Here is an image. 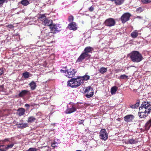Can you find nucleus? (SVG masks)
Here are the masks:
<instances>
[{"instance_id":"1","label":"nucleus","mask_w":151,"mask_h":151,"mask_svg":"<svg viewBox=\"0 0 151 151\" xmlns=\"http://www.w3.org/2000/svg\"><path fill=\"white\" fill-rule=\"evenodd\" d=\"M83 83V80L80 78L79 77L76 78H73L68 82V86L72 88H76Z\"/></svg>"},{"instance_id":"2","label":"nucleus","mask_w":151,"mask_h":151,"mask_svg":"<svg viewBox=\"0 0 151 151\" xmlns=\"http://www.w3.org/2000/svg\"><path fill=\"white\" fill-rule=\"evenodd\" d=\"M130 56L131 60L134 63H139L143 59L142 55L137 51L132 52L130 54Z\"/></svg>"},{"instance_id":"3","label":"nucleus","mask_w":151,"mask_h":151,"mask_svg":"<svg viewBox=\"0 0 151 151\" xmlns=\"http://www.w3.org/2000/svg\"><path fill=\"white\" fill-rule=\"evenodd\" d=\"M51 32H49L48 30H45L44 31V33L46 36H50V34L52 32L55 33V31L58 32L61 30L60 27H59L58 24H53L50 27Z\"/></svg>"},{"instance_id":"4","label":"nucleus","mask_w":151,"mask_h":151,"mask_svg":"<svg viewBox=\"0 0 151 151\" xmlns=\"http://www.w3.org/2000/svg\"><path fill=\"white\" fill-rule=\"evenodd\" d=\"M146 110L148 113H150L151 110V102H143L139 108V110Z\"/></svg>"},{"instance_id":"5","label":"nucleus","mask_w":151,"mask_h":151,"mask_svg":"<svg viewBox=\"0 0 151 151\" xmlns=\"http://www.w3.org/2000/svg\"><path fill=\"white\" fill-rule=\"evenodd\" d=\"M77 70L74 69L70 68V69L65 70V73L66 74V76L69 78H72L75 75Z\"/></svg>"},{"instance_id":"6","label":"nucleus","mask_w":151,"mask_h":151,"mask_svg":"<svg viewBox=\"0 0 151 151\" xmlns=\"http://www.w3.org/2000/svg\"><path fill=\"white\" fill-rule=\"evenodd\" d=\"M100 139L106 140L108 138V134L104 129H102L100 132Z\"/></svg>"},{"instance_id":"7","label":"nucleus","mask_w":151,"mask_h":151,"mask_svg":"<svg viewBox=\"0 0 151 151\" xmlns=\"http://www.w3.org/2000/svg\"><path fill=\"white\" fill-rule=\"evenodd\" d=\"M86 96L87 98H89L92 97L93 94V92L92 90V88L90 87L86 88L84 91Z\"/></svg>"},{"instance_id":"8","label":"nucleus","mask_w":151,"mask_h":151,"mask_svg":"<svg viewBox=\"0 0 151 151\" xmlns=\"http://www.w3.org/2000/svg\"><path fill=\"white\" fill-rule=\"evenodd\" d=\"M90 57V55L84 52L82 53L78 57L76 60V62H81L84 59L86 58H89Z\"/></svg>"},{"instance_id":"9","label":"nucleus","mask_w":151,"mask_h":151,"mask_svg":"<svg viewBox=\"0 0 151 151\" xmlns=\"http://www.w3.org/2000/svg\"><path fill=\"white\" fill-rule=\"evenodd\" d=\"M104 24L107 26L111 27L115 25V22L113 19L109 18L105 21Z\"/></svg>"},{"instance_id":"10","label":"nucleus","mask_w":151,"mask_h":151,"mask_svg":"<svg viewBox=\"0 0 151 151\" xmlns=\"http://www.w3.org/2000/svg\"><path fill=\"white\" fill-rule=\"evenodd\" d=\"M131 16L130 14L128 13L124 14L121 17V20L122 23H124L128 21Z\"/></svg>"},{"instance_id":"11","label":"nucleus","mask_w":151,"mask_h":151,"mask_svg":"<svg viewBox=\"0 0 151 151\" xmlns=\"http://www.w3.org/2000/svg\"><path fill=\"white\" fill-rule=\"evenodd\" d=\"M134 118V116L131 114L128 115L124 117V120L127 122H130Z\"/></svg>"},{"instance_id":"12","label":"nucleus","mask_w":151,"mask_h":151,"mask_svg":"<svg viewBox=\"0 0 151 151\" xmlns=\"http://www.w3.org/2000/svg\"><path fill=\"white\" fill-rule=\"evenodd\" d=\"M143 110V111H142L141 110H139V116L141 118H145L148 115L149 113H148L146 110Z\"/></svg>"},{"instance_id":"13","label":"nucleus","mask_w":151,"mask_h":151,"mask_svg":"<svg viewBox=\"0 0 151 151\" xmlns=\"http://www.w3.org/2000/svg\"><path fill=\"white\" fill-rule=\"evenodd\" d=\"M68 27L70 29L73 30H76L77 29L76 24L74 22L70 23L68 25Z\"/></svg>"},{"instance_id":"14","label":"nucleus","mask_w":151,"mask_h":151,"mask_svg":"<svg viewBox=\"0 0 151 151\" xmlns=\"http://www.w3.org/2000/svg\"><path fill=\"white\" fill-rule=\"evenodd\" d=\"M52 22V20L46 19L45 20L42 22V24L45 26H50V27L51 26L53 25Z\"/></svg>"},{"instance_id":"15","label":"nucleus","mask_w":151,"mask_h":151,"mask_svg":"<svg viewBox=\"0 0 151 151\" xmlns=\"http://www.w3.org/2000/svg\"><path fill=\"white\" fill-rule=\"evenodd\" d=\"M138 142V140L136 139H130L128 140L126 144L131 145L135 144Z\"/></svg>"},{"instance_id":"16","label":"nucleus","mask_w":151,"mask_h":151,"mask_svg":"<svg viewBox=\"0 0 151 151\" xmlns=\"http://www.w3.org/2000/svg\"><path fill=\"white\" fill-rule=\"evenodd\" d=\"M17 111V114L19 116H21L24 114L25 109L23 108L18 109Z\"/></svg>"},{"instance_id":"17","label":"nucleus","mask_w":151,"mask_h":151,"mask_svg":"<svg viewBox=\"0 0 151 151\" xmlns=\"http://www.w3.org/2000/svg\"><path fill=\"white\" fill-rule=\"evenodd\" d=\"M17 127L19 128L23 129L28 126V124L27 123H17Z\"/></svg>"},{"instance_id":"18","label":"nucleus","mask_w":151,"mask_h":151,"mask_svg":"<svg viewBox=\"0 0 151 151\" xmlns=\"http://www.w3.org/2000/svg\"><path fill=\"white\" fill-rule=\"evenodd\" d=\"M29 91L27 90H22L19 94V96L20 97H22L29 93Z\"/></svg>"},{"instance_id":"19","label":"nucleus","mask_w":151,"mask_h":151,"mask_svg":"<svg viewBox=\"0 0 151 151\" xmlns=\"http://www.w3.org/2000/svg\"><path fill=\"white\" fill-rule=\"evenodd\" d=\"M76 110V108L72 107L71 108H68L66 110L65 112L66 114H70L75 111Z\"/></svg>"},{"instance_id":"20","label":"nucleus","mask_w":151,"mask_h":151,"mask_svg":"<svg viewBox=\"0 0 151 151\" xmlns=\"http://www.w3.org/2000/svg\"><path fill=\"white\" fill-rule=\"evenodd\" d=\"M93 50L92 47L90 46L87 47L85 48L84 51L85 52L88 54V53L91 52Z\"/></svg>"},{"instance_id":"21","label":"nucleus","mask_w":151,"mask_h":151,"mask_svg":"<svg viewBox=\"0 0 151 151\" xmlns=\"http://www.w3.org/2000/svg\"><path fill=\"white\" fill-rule=\"evenodd\" d=\"M36 119V118L34 116H30L28 118L27 122L29 123H32L35 122Z\"/></svg>"},{"instance_id":"22","label":"nucleus","mask_w":151,"mask_h":151,"mask_svg":"<svg viewBox=\"0 0 151 151\" xmlns=\"http://www.w3.org/2000/svg\"><path fill=\"white\" fill-rule=\"evenodd\" d=\"M29 85L32 90L35 89L36 87V83L33 81H32L29 84Z\"/></svg>"},{"instance_id":"23","label":"nucleus","mask_w":151,"mask_h":151,"mask_svg":"<svg viewBox=\"0 0 151 151\" xmlns=\"http://www.w3.org/2000/svg\"><path fill=\"white\" fill-rule=\"evenodd\" d=\"M151 126V119L148 121L145 124V129L148 130Z\"/></svg>"},{"instance_id":"24","label":"nucleus","mask_w":151,"mask_h":151,"mask_svg":"<svg viewBox=\"0 0 151 151\" xmlns=\"http://www.w3.org/2000/svg\"><path fill=\"white\" fill-rule=\"evenodd\" d=\"M46 17L44 14L40 15L38 17L39 20L42 21L43 22L46 19Z\"/></svg>"},{"instance_id":"25","label":"nucleus","mask_w":151,"mask_h":151,"mask_svg":"<svg viewBox=\"0 0 151 151\" xmlns=\"http://www.w3.org/2000/svg\"><path fill=\"white\" fill-rule=\"evenodd\" d=\"M118 88L116 86H114L111 88V93L112 94H115L117 91Z\"/></svg>"},{"instance_id":"26","label":"nucleus","mask_w":151,"mask_h":151,"mask_svg":"<svg viewBox=\"0 0 151 151\" xmlns=\"http://www.w3.org/2000/svg\"><path fill=\"white\" fill-rule=\"evenodd\" d=\"M107 70V68L103 67H101L99 70V71L101 74H103L106 72Z\"/></svg>"},{"instance_id":"27","label":"nucleus","mask_w":151,"mask_h":151,"mask_svg":"<svg viewBox=\"0 0 151 151\" xmlns=\"http://www.w3.org/2000/svg\"><path fill=\"white\" fill-rule=\"evenodd\" d=\"M20 3L24 6L27 5L29 4V1L27 0H22Z\"/></svg>"},{"instance_id":"28","label":"nucleus","mask_w":151,"mask_h":151,"mask_svg":"<svg viewBox=\"0 0 151 151\" xmlns=\"http://www.w3.org/2000/svg\"><path fill=\"white\" fill-rule=\"evenodd\" d=\"M124 2V0H116L115 2V4L117 5H120L122 4Z\"/></svg>"},{"instance_id":"29","label":"nucleus","mask_w":151,"mask_h":151,"mask_svg":"<svg viewBox=\"0 0 151 151\" xmlns=\"http://www.w3.org/2000/svg\"><path fill=\"white\" fill-rule=\"evenodd\" d=\"M138 35V33L135 31L132 32L131 34V36L133 38H136Z\"/></svg>"},{"instance_id":"30","label":"nucleus","mask_w":151,"mask_h":151,"mask_svg":"<svg viewBox=\"0 0 151 151\" xmlns=\"http://www.w3.org/2000/svg\"><path fill=\"white\" fill-rule=\"evenodd\" d=\"M90 76L87 75H85V76H83L82 78H82L83 80V83L84 82V81H87L89 79Z\"/></svg>"},{"instance_id":"31","label":"nucleus","mask_w":151,"mask_h":151,"mask_svg":"<svg viewBox=\"0 0 151 151\" xmlns=\"http://www.w3.org/2000/svg\"><path fill=\"white\" fill-rule=\"evenodd\" d=\"M29 73L28 72H26L23 73V76L25 78H28L29 77Z\"/></svg>"},{"instance_id":"32","label":"nucleus","mask_w":151,"mask_h":151,"mask_svg":"<svg viewBox=\"0 0 151 151\" xmlns=\"http://www.w3.org/2000/svg\"><path fill=\"white\" fill-rule=\"evenodd\" d=\"M142 2L145 4H147L151 2V0H141Z\"/></svg>"},{"instance_id":"33","label":"nucleus","mask_w":151,"mask_h":151,"mask_svg":"<svg viewBox=\"0 0 151 151\" xmlns=\"http://www.w3.org/2000/svg\"><path fill=\"white\" fill-rule=\"evenodd\" d=\"M120 78L122 79H125L127 78L128 76L125 75H121L120 76Z\"/></svg>"},{"instance_id":"34","label":"nucleus","mask_w":151,"mask_h":151,"mask_svg":"<svg viewBox=\"0 0 151 151\" xmlns=\"http://www.w3.org/2000/svg\"><path fill=\"white\" fill-rule=\"evenodd\" d=\"M68 21L69 22H73V16H70L69 17Z\"/></svg>"},{"instance_id":"35","label":"nucleus","mask_w":151,"mask_h":151,"mask_svg":"<svg viewBox=\"0 0 151 151\" xmlns=\"http://www.w3.org/2000/svg\"><path fill=\"white\" fill-rule=\"evenodd\" d=\"M37 149L36 148L31 147L29 148L27 151H37Z\"/></svg>"},{"instance_id":"36","label":"nucleus","mask_w":151,"mask_h":151,"mask_svg":"<svg viewBox=\"0 0 151 151\" xmlns=\"http://www.w3.org/2000/svg\"><path fill=\"white\" fill-rule=\"evenodd\" d=\"M139 101H138L134 105L135 106L136 108H137L139 106Z\"/></svg>"},{"instance_id":"37","label":"nucleus","mask_w":151,"mask_h":151,"mask_svg":"<svg viewBox=\"0 0 151 151\" xmlns=\"http://www.w3.org/2000/svg\"><path fill=\"white\" fill-rule=\"evenodd\" d=\"M6 0H0V5H2Z\"/></svg>"},{"instance_id":"38","label":"nucleus","mask_w":151,"mask_h":151,"mask_svg":"<svg viewBox=\"0 0 151 151\" xmlns=\"http://www.w3.org/2000/svg\"><path fill=\"white\" fill-rule=\"evenodd\" d=\"M84 120H81L78 121L79 124H83V122H84Z\"/></svg>"},{"instance_id":"39","label":"nucleus","mask_w":151,"mask_h":151,"mask_svg":"<svg viewBox=\"0 0 151 151\" xmlns=\"http://www.w3.org/2000/svg\"><path fill=\"white\" fill-rule=\"evenodd\" d=\"M3 73V71L2 69H0V75H1Z\"/></svg>"},{"instance_id":"40","label":"nucleus","mask_w":151,"mask_h":151,"mask_svg":"<svg viewBox=\"0 0 151 151\" xmlns=\"http://www.w3.org/2000/svg\"><path fill=\"white\" fill-rule=\"evenodd\" d=\"M130 107L132 109H135L136 108L135 106L134 105H132Z\"/></svg>"},{"instance_id":"41","label":"nucleus","mask_w":151,"mask_h":151,"mask_svg":"<svg viewBox=\"0 0 151 151\" xmlns=\"http://www.w3.org/2000/svg\"><path fill=\"white\" fill-rule=\"evenodd\" d=\"M25 106L26 107H27L28 108H29L30 106L29 104H25Z\"/></svg>"},{"instance_id":"42","label":"nucleus","mask_w":151,"mask_h":151,"mask_svg":"<svg viewBox=\"0 0 151 151\" xmlns=\"http://www.w3.org/2000/svg\"><path fill=\"white\" fill-rule=\"evenodd\" d=\"M3 87V86H0V91H2Z\"/></svg>"},{"instance_id":"43","label":"nucleus","mask_w":151,"mask_h":151,"mask_svg":"<svg viewBox=\"0 0 151 151\" xmlns=\"http://www.w3.org/2000/svg\"><path fill=\"white\" fill-rule=\"evenodd\" d=\"M121 120V119L120 118H119L116 119V121H117L119 122H120V121Z\"/></svg>"},{"instance_id":"44","label":"nucleus","mask_w":151,"mask_h":151,"mask_svg":"<svg viewBox=\"0 0 151 151\" xmlns=\"http://www.w3.org/2000/svg\"><path fill=\"white\" fill-rule=\"evenodd\" d=\"M142 12V11H141V10H137V11H136V12L138 13H140L141 12Z\"/></svg>"},{"instance_id":"45","label":"nucleus","mask_w":151,"mask_h":151,"mask_svg":"<svg viewBox=\"0 0 151 151\" xmlns=\"http://www.w3.org/2000/svg\"><path fill=\"white\" fill-rule=\"evenodd\" d=\"M3 142V141H0V144H1L2 143V142ZM4 145H0V147H4Z\"/></svg>"},{"instance_id":"46","label":"nucleus","mask_w":151,"mask_h":151,"mask_svg":"<svg viewBox=\"0 0 151 151\" xmlns=\"http://www.w3.org/2000/svg\"><path fill=\"white\" fill-rule=\"evenodd\" d=\"M14 144H10V148H12L14 145Z\"/></svg>"},{"instance_id":"47","label":"nucleus","mask_w":151,"mask_h":151,"mask_svg":"<svg viewBox=\"0 0 151 151\" xmlns=\"http://www.w3.org/2000/svg\"><path fill=\"white\" fill-rule=\"evenodd\" d=\"M93 9V7L92 6H91L89 8V9Z\"/></svg>"},{"instance_id":"48","label":"nucleus","mask_w":151,"mask_h":151,"mask_svg":"<svg viewBox=\"0 0 151 151\" xmlns=\"http://www.w3.org/2000/svg\"><path fill=\"white\" fill-rule=\"evenodd\" d=\"M13 27L12 25L10 24V29L12 28Z\"/></svg>"},{"instance_id":"49","label":"nucleus","mask_w":151,"mask_h":151,"mask_svg":"<svg viewBox=\"0 0 151 151\" xmlns=\"http://www.w3.org/2000/svg\"><path fill=\"white\" fill-rule=\"evenodd\" d=\"M4 142H6L7 141H9V139H5L4 140Z\"/></svg>"},{"instance_id":"50","label":"nucleus","mask_w":151,"mask_h":151,"mask_svg":"<svg viewBox=\"0 0 151 151\" xmlns=\"http://www.w3.org/2000/svg\"><path fill=\"white\" fill-rule=\"evenodd\" d=\"M0 151H6L5 150L0 149Z\"/></svg>"},{"instance_id":"51","label":"nucleus","mask_w":151,"mask_h":151,"mask_svg":"<svg viewBox=\"0 0 151 151\" xmlns=\"http://www.w3.org/2000/svg\"><path fill=\"white\" fill-rule=\"evenodd\" d=\"M137 17L139 18V19H141L142 18V17H141L140 16H137Z\"/></svg>"},{"instance_id":"52","label":"nucleus","mask_w":151,"mask_h":151,"mask_svg":"<svg viewBox=\"0 0 151 151\" xmlns=\"http://www.w3.org/2000/svg\"><path fill=\"white\" fill-rule=\"evenodd\" d=\"M46 148V147H42V148L43 149L45 150Z\"/></svg>"},{"instance_id":"53","label":"nucleus","mask_w":151,"mask_h":151,"mask_svg":"<svg viewBox=\"0 0 151 151\" xmlns=\"http://www.w3.org/2000/svg\"><path fill=\"white\" fill-rule=\"evenodd\" d=\"M9 147V145H8L7 147H6L7 149H8V148Z\"/></svg>"},{"instance_id":"54","label":"nucleus","mask_w":151,"mask_h":151,"mask_svg":"<svg viewBox=\"0 0 151 151\" xmlns=\"http://www.w3.org/2000/svg\"><path fill=\"white\" fill-rule=\"evenodd\" d=\"M110 0L112 1H114L115 3L116 2V0Z\"/></svg>"},{"instance_id":"55","label":"nucleus","mask_w":151,"mask_h":151,"mask_svg":"<svg viewBox=\"0 0 151 151\" xmlns=\"http://www.w3.org/2000/svg\"><path fill=\"white\" fill-rule=\"evenodd\" d=\"M76 151H82L80 150H76Z\"/></svg>"},{"instance_id":"56","label":"nucleus","mask_w":151,"mask_h":151,"mask_svg":"<svg viewBox=\"0 0 151 151\" xmlns=\"http://www.w3.org/2000/svg\"><path fill=\"white\" fill-rule=\"evenodd\" d=\"M91 12L93 10H90Z\"/></svg>"}]
</instances>
